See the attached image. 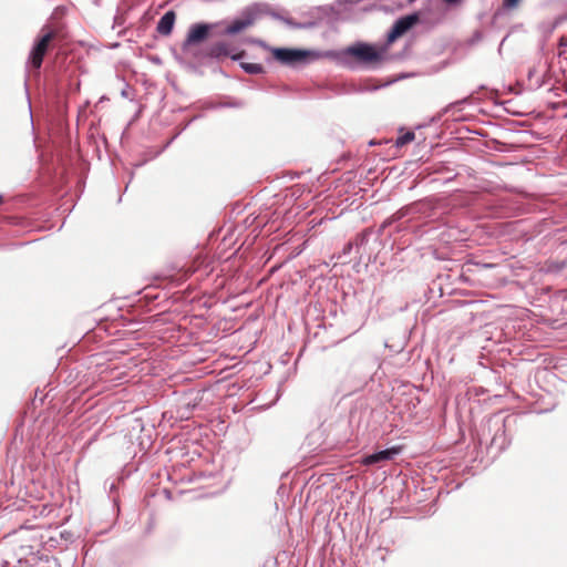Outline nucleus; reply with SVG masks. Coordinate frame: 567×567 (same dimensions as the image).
Instances as JSON below:
<instances>
[{
  "mask_svg": "<svg viewBox=\"0 0 567 567\" xmlns=\"http://www.w3.org/2000/svg\"><path fill=\"white\" fill-rule=\"evenodd\" d=\"M328 56H332V53L313 50L286 49V64L289 65L308 64Z\"/></svg>",
  "mask_w": 567,
  "mask_h": 567,
  "instance_id": "20e7f679",
  "label": "nucleus"
},
{
  "mask_svg": "<svg viewBox=\"0 0 567 567\" xmlns=\"http://www.w3.org/2000/svg\"><path fill=\"white\" fill-rule=\"evenodd\" d=\"M175 19L176 14L174 11L169 10L165 12L157 23V32L162 35H169L173 31Z\"/></svg>",
  "mask_w": 567,
  "mask_h": 567,
  "instance_id": "1a4fd4ad",
  "label": "nucleus"
},
{
  "mask_svg": "<svg viewBox=\"0 0 567 567\" xmlns=\"http://www.w3.org/2000/svg\"><path fill=\"white\" fill-rule=\"evenodd\" d=\"M520 0H504L503 4L507 9H513L518 6Z\"/></svg>",
  "mask_w": 567,
  "mask_h": 567,
  "instance_id": "ddd939ff",
  "label": "nucleus"
},
{
  "mask_svg": "<svg viewBox=\"0 0 567 567\" xmlns=\"http://www.w3.org/2000/svg\"><path fill=\"white\" fill-rule=\"evenodd\" d=\"M271 16L275 19H281L279 13L272 11L269 4L255 2L244 8L240 13L230 21L223 31L225 35L238 34L252 27L257 21Z\"/></svg>",
  "mask_w": 567,
  "mask_h": 567,
  "instance_id": "f03ea898",
  "label": "nucleus"
},
{
  "mask_svg": "<svg viewBox=\"0 0 567 567\" xmlns=\"http://www.w3.org/2000/svg\"><path fill=\"white\" fill-rule=\"evenodd\" d=\"M417 21L416 14H410L400 18L395 21L392 29L388 33V45L393 42L396 38L404 34L408 30H410Z\"/></svg>",
  "mask_w": 567,
  "mask_h": 567,
  "instance_id": "423d86ee",
  "label": "nucleus"
},
{
  "mask_svg": "<svg viewBox=\"0 0 567 567\" xmlns=\"http://www.w3.org/2000/svg\"><path fill=\"white\" fill-rule=\"evenodd\" d=\"M275 58L284 62V48H276L272 50Z\"/></svg>",
  "mask_w": 567,
  "mask_h": 567,
  "instance_id": "f8f14e48",
  "label": "nucleus"
},
{
  "mask_svg": "<svg viewBox=\"0 0 567 567\" xmlns=\"http://www.w3.org/2000/svg\"><path fill=\"white\" fill-rule=\"evenodd\" d=\"M400 133L401 134L398 136V138L394 142V145L396 147H402L415 140V134L412 131L403 132V128H401Z\"/></svg>",
  "mask_w": 567,
  "mask_h": 567,
  "instance_id": "9d476101",
  "label": "nucleus"
},
{
  "mask_svg": "<svg viewBox=\"0 0 567 567\" xmlns=\"http://www.w3.org/2000/svg\"><path fill=\"white\" fill-rule=\"evenodd\" d=\"M219 24L220 23H216V24L196 23V24H193L189 28L187 38L185 40V45H190V44H195V43L203 41L204 39L207 38L209 31L214 27L219 25Z\"/></svg>",
  "mask_w": 567,
  "mask_h": 567,
  "instance_id": "0eeeda50",
  "label": "nucleus"
},
{
  "mask_svg": "<svg viewBox=\"0 0 567 567\" xmlns=\"http://www.w3.org/2000/svg\"><path fill=\"white\" fill-rule=\"evenodd\" d=\"M509 113L513 114V115H523L524 114L522 112H509Z\"/></svg>",
  "mask_w": 567,
  "mask_h": 567,
  "instance_id": "2eb2a0df",
  "label": "nucleus"
},
{
  "mask_svg": "<svg viewBox=\"0 0 567 567\" xmlns=\"http://www.w3.org/2000/svg\"><path fill=\"white\" fill-rule=\"evenodd\" d=\"M402 451L401 446H392L390 449L373 453L371 455H367L362 458L361 463L363 465H373L380 462L390 461L395 455L400 454Z\"/></svg>",
  "mask_w": 567,
  "mask_h": 567,
  "instance_id": "6e6552de",
  "label": "nucleus"
},
{
  "mask_svg": "<svg viewBox=\"0 0 567 567\" xmlns=\"http://www.w3.org/2000/svg\"><path fill=\"white\" fill-rule=\"evenodd\" d=\"M241 69L248 74H260L264 68L259 63L240 62Z\"/></svg>",
  "mask_w": 567,
  "mask_h": 567,
  "instance_id": "9b49d317",
  "label": "nucleus"
},
{
  "mask_svg": "<svg viewBox=\"0 0 567 567\" xmlns=\"http://www.w3.org/2000/svg\"><path fill=\"white\" fill-rule=\"evenodd\" d=\"M388 44L374 45L358 42L340 53L342 62L349 66L360 64L375 66L388 59Z\"/></svg>",
  "mask_w": 567,
  "mask_h": 567,
  "instance_id": "f257e3e1",
  "label": "nucleus"
},
{
  "mask_svg": "<svg viewBox=\"0 0 567 567\" xmlns=\"http://www.w3.org/2000/svg\"><path fill=\"white\" fill-rule=\"evenodd\" d=\"M505 102L497 103L498 106H503Z\"/></svg>",
  "mask_w": 567,
  "mask_h": 567,
  "instance_id": "dca6fc26",
  "label": "nucleus"
},
{
  "mask_svg": "<svg viewBox=\"0 0 567 567\" xmlns=\"http://www.w3.org/2000/svg\"><path fill=\"white\" fill-rule=\"evenodd\" d=\"M247 42L260 45L261 48L269 50L268 45L264 41H261V40L252 39L251 38V39H248Z\"/></svg>",
  "mask_w": 567,
  "mask_h": 567,
  "instance_id": "4468645a",
  "label": "nucleus"
},
{
  "mask_svg": "<svg viewBox=\"0 0 567 567\" xmlns=\"http://www.w3.org/2000/svg\"><path fill=\"white\" fill-rule=\"evenodd\" d=\"M207 56L213 59H223V58H230L234 61H240L245 52H236V49L226 41H219L214 44H212L207 50Z\"/></svg>",
  "mask_w": 567,
  "mask_h": 567,
  "instance_id": "39448f33",
  "label": "nucleus"
},
{
  "mask_svg": "<svg viewBox=\"0 0 567 567\" xmlns=\"http://www.w3.org/2000/svg\"><path fill=\"white\" fill-rule=\"evenodd\" d=\"M41 35L34 41L33 47L30 50L27 68L38 71L41 65L45 53L49 50L51 41L55 38V32L43 28Z\"/></svg>",
  "mask_w": 567,
  "mask_h": 567,
  "instance_id": "7ed1b4c3",
  "label": "nucleus"
}]
</instances>
